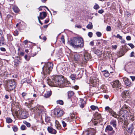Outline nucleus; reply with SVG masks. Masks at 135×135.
I'll list each match as a JSON object with an SVG mask.
<instances>
[{
    "label": "nucleus",
    "instance_id": "14",
    "mask_svg": "<svg viewBox=\"0 0 135 135\" xmlns=\"http://www.w3.org/2000/svg\"><path fill=\"white\" fill-rule=\"evenodd\" d=\"M123 80L126 86H130L131 85V81L129 80L126 77L124 78Z\"/></svg>",
    "mask_w": 135,
    "mask_h": 135
},
{
    "label": "nucleus",
    "instance_id": "28",
    "mask_svg": "<svg viewBox=\"0 0 135 135\" xmlns=\"http://www.w3.org/2000/svg\"><path fill=\"white\" fill-rule=\"evenodd\" d=\"M13 9L14 11L16 12H18L19 11V9L18 7L16 6H15L13 7Z\"/></svg>",
    "mask_w": 135,
    "mask_h": 135
},
{
    "label": "nucleus",
    "instance_id": "1",
    "mask_svg": "<svg viewBox=\"0 0 135 135\" xmlns=\"http://www.w3.org/2000/svg\"><path fill=\"white\" fill-rule=\"evenodd\" d=\"M52 80L49 79L48 82L50 86L56 87H68L69 83L62 76H54L52 77Z\"/></svg>",
    "mask_w": 135,
    "mask_h": 135
},
{
    "label": "nucleus",
    "instance_id": "52",
    "mask_svg": "<svg viewBox=\"0 0 135 135\" xmlns=\"http://www.w3.org/2000/svg\"><path fill=\"white\" fill-rule=\"evenodd\" d=\"M104 12V10L103 9H100L98 11V12L100 14Z\"/></svg>",
    "mask_w": 135,
    "mask_h": 135
},
{
    "label": "nucleus",
    "instance_id": "39",
    "mask_svg": "<svg viewBox=\"0 0 135 135\" xmlns=\"http://www.w3.org/2000/svg\"><path fill=\"white\" fill-rule=\"evenodd\" d=\"M50 117H49L46 116L45 117V121L46 122H48L50 121Z\"/></svg>",
    "mask_w": 135,
    "mask_h": 135
},
{
    "label": "nucleus",
    "instance_id": "61",
    "mask_svg": "<svg viewBox=\"0 0 135 135\" xmlns=\"http://www.w3.org/2000/svg\"><path fill=\"white\" fill-rule=\"evenodd\" d=\"M37 129V128L36 127H32V130L34 131H35V130Z\"/></svg>",
    "mask_w": 135,
    "mask_h": 135
},
{
    "label": "nucleus",
    "instance_id": "45",
    "mask_svg": "<svg viewBox=\"0 0 135 135\" xmlns=\"http://www.w3.org/2000/svg\"><path fill=\"white\" fill-rule=\"evenodd\" d=\"M106 30L107 31H110L111 30V27L109 26H108L106 28Z\"/></svg>",
    "mask_w": 135,
    "mask_h": 135
},
{
    "label": "nucleus",
    "instance_id": "44",
    "mask_svg": "<svg viewBox=\"0 0 135 135\" xmlns=\"http://www.w3.org/2000/svg\"><path fill=\"white\" fill-rule=\"evenodd\" d=\"M61 122H62V123L63 127H66V124L65 122L63 120H62L61 121Z\"/></svg>",
    "mask_w": 135,
    "mask_h": 135
},
{
    "label": "nucleus",
    "instance_id": "43",
    "mask_svg": "<svg viewBox=\"0 0 135 135\" xmlns=\"http://www.w3.org/2000/svg\"><path fill=\"white\" fill-rule=\"evenodd\" d=\"M134 119V117L133 116L131 115L129 119L131 120L132 122L133 121Z\"/></svg>",
    "mask_w": 135,
    "mask_h": 135
},
{
    "label": "nucleus",
    "instance_id": "13",
    "mask_svg": "<svg viewBox=\"0 0 135 135\" xmlns=\"http://www.w3.org/2000/svg\"><path fill=\"white\" fill-rule=\"evenodd\" d=\"M111 84L113 88H117L120 87V84L119 83V81L118 80H116L112 82Z\"/></svg>",
    "mask_w": 135,
    "mask_h": 135
},
{
    "label": "nucleus",
    "instance_id": "49",
    "mask_svg": "<svg viewBox=\"0 0 135 135\" xmlns=\"http://www.w3.org/2000/svg\"><path fill=\"white\" fill-rule=\"evenodd\" d=\"M26 78H25L22 80L21 81V83L23 84L24 83H26Z\"/></svg>",
    "mask_w": 135,
    "mask_h": 135
},
{
    "label": "nucleus",
    "instance_id": "59",
    "mask_svg": "<svg viewBox=\"0 0 135 135\" xmlns=\"http://www.w3.org/2000/svg\"><path fill=\"white\" fill-rule=\"evenodd\" d=\"M133 81L135 79V77L134 76H131L130 77Z\"/></svg>",
    "mask_w": 135,
    "mask_h": 135
},
{
    "label": "nucleus",
    "instance_id": "10",
    "mask_svg": "<svg viewBox=\"0 0 135 135\" xmlns=\"http://www.w3.org/2000/svg\"><path fill=\"white\" fill-rule=\"evenodd\" d=\"M96 132L95 129L92 128L88 131H84L83 135H94Z\"/></svg>",
    "mask_w": 135,
    "mask_h": 135
},
{
    "label": "nucleus",
    "instance_id": "24",
    "mask_svg": "<svg viewBox=\"0 0 135 135\" xmlns=\"http://www.w3.org/2000/svg\"><path fill=\"white\" fill-rule=\"evenodd\" d=\"M56 127L57 129H59L61 128V126L60 124L59 123V122L57 121H56Z\"/></svg>",
    "mask_w": 135,
    "mask_h": 135
},
{
    "label": "nucleus",
    "instance_id": "37",
    "mask_svg": "<svg viewBox=\"0 0 135 135\" xmlns=\"http://www.w3.org/2000/svg\"><path fill=\"white\" fill-rule=\"evenodd\" d=\"M57 104H59L60 105H63L64 103L62 100H59L57 101Z\"/></svg>",
    "mask_w": 135,
    "mask_h": 135
},
{
    "label": "nucleus",
    "instance_id": "64",
    "mask_svg": "<svg viewBox=\"0 0 135 135\" xmlns=\"http://www.w3.org/2000/svg\"><path fill=\"white\" fill-rule=\"evenodd\" d=\"M94 43L93 42V41H91V42H90V45L91 46H93L94 45Z\"/></svg>",
    "mask_w": 135,
    "mask_h": 135
},
{
    "label": "nucleus",
    "instance_id": "26",
    "mask_svg": "<svg viewBox=\"0 0 135 135\" xmlns=\"http://www.w3.org/2000/svg\"><path fill=\"white\" fill-rule=\"evenodd\" d=\"M86 27L88 29H91L93 28V25L92 23L89 22V24L86 26Z\"/></svg>",
    "mask_w": 135,
    "mask_h": 135
},
{
    "label": "nucleus",
    "instance_id": "58",
    "mask_svg": "<svg viewBox=\"0 0 135 135\" xmlns=\"http://www.w3.org/2000/svg\"><path fill=\"white\" fill-rule=\"evenodd\" d=\"M70 118L71 119H74L75 118V115L74 114L72 115L71 116Z\"/></svg>",
    "mask_w": 135,
    "mask_h": 135
},
{
    "label": "nucleus",
    "instance_id": "22",
    "mask_svg": "<svg viewBox=\"0 0 135 135\" xmlns=\"http://www.w3.org/2000/svg\"><path fill=\"white\" fill-rule=\"evenodd\" d=\"M80 55L76 54L74 55V60L75 61H77L79 60L80 58Z\"/></svg>",
    "mask_w": 135,
    "mask_h": 135
},
{
    "label": "nucleus",
    "instance_id": "31",
    "mask_svg": "<svg viewBox=\"0 0 135 135\" xmlns=\"http://www.w3.org/2000/svg\"><path fill=\"white\" fill-rule=\"evenodd\" d=\"M6 122L8 123H11L12 122V120L10 118L8 117L6 118Z\"/></svg>",
    "mask_w": 135,
    "mask_h": 135
},
{
    "label": "nucleus",
    "instance_id": "51",
    "mask_svg": "<svg viewBox=\"0 0 135 135\" xmlns=\"http://www.w3.org/2000/svg\"><path fill=\"white\" fill-rule=\"evenodd\" d=\"M18 31H15L14 32V35L15 36H17L18 35Z\"/></svg>",
    "mask_w": 135,
    "mask_h": 135
},
{
    "label": "nucleus",
    "instance_id": "2",
    "mask_svg": "<svg viewBox=\"0 0 135 135\" xmlns=\"http://www.w3.org/2000/svg\"><path fill=\"white\" fill-rule=\"evenodd\" d=\"M69 43L71 46L76 49L82 48L84 46L83 39L80 37H74L70 40Z\"/></svg>",
    "mask_w": 135,
    "mask_h": 135
},
{
    "label": "nucleus",
    "instance_id": "23",
    "mask_svg": "<svg viewBox=\"0 0 135 135\" xmlns=\"http://www.w3.org/2000/svg\"><path fill=\"white\" fill-rule=\"evenodd\" d=\"M129 92L127 91H126L123 92L122 93V95L123 98H125L128 95Z\"/></svg>",
    "mask_w": 135,
    "mask_h": 135
},
{
    "label": "nucleus",
    "instance_id": "41",
    "mask_svg": "<svg viewBox=\"0 0 135 135\" xmlns=\"http://www.w3.org/2000/svg\"><path fill=\"white\" fill-rule=\"evenodd\" d=\"M32 82V80L30 78H26V82L28 83H30Z\"/></svg>",
    "mask_w": 135,
    "mask_h": 135
},
{
    "label": "nucleus",
    "instance_id": "38",
    "mask_svg": "<svg viewBox=\"0 0 135 135\" xmlns=\"http://www.w3.org/2000/svg\"><path fill=\"white\" fill-rule=\"evenodd\" d=\"M31 57L30 56H29L28 57V56L27 55H26L24 57L25 59L27 61H28L30 58Z\"/></svg>",
    "mask_w": 135,
    "mask_h": 135
},
{
    "label": "nucleus",
    "instance_id": "9",
    "mask_svg": "<svg viewBox=\"0 0 135 135\" xmlns=\"http://www.w3.org/2000/svg\"><path fill=\"white\" fill-rule=\"evenodd\" d=\"M105 110L106 111L110 113L114 117L117 118H119V117H117V114H116V113L109 107L108 106L106 107L105 108Z\"/></svg>",
    "mask_w": 135,
    "mask_h": 135
},
{
    "label": "nucleus",
    "instance_id": "54",
    "mask_svg": "<svg viewBox=\"0 0 135 135\" xmlns=\"http://www.w3.org/2000/svg\"><path fill=\"white\" fill-rule=\"evenodd\" d=\"M61 41H62L63 43H64L65 42V40L64 39V37L63 36H62L61 38Z\"/></svg>",
    "mask_w": 135,
    "mask_h": 135
},
{
    "label": "nucleus",
    "instance_id": "11",
    "mask_svg": "<svg viewBox=\"0 0 135 135\" xmlns=\"http://www.w3.org/2000/svg\"><path fill=\"white\" fill-rule=\"evenodd\" d=\"M90 55L89 53H85L84 54V56L82 58V63L84 64H86L90 58Z\"/></svg>",
    "mask_w": 135,
    "mask_h": 135
},
{
    "label": "nucleus",
    "instance_id": "33",
    "mask_svg": "<svg viewBox=\"0 0 135 135\" xmlns=\"http://www.w3.org/2000/svg\"><path fill=\"white\" fill-rule=\"evenodd\" d=\"M23 123L27 126V127H30L31 124H30L27 122L26 121H24L23 122Z\"/></svg>",
    "mask_w": 135,
    "mask_h": 135
},
{
    "label": "nucleus",
    "instance_id": "21",
    "mask_svg": "<svg viewBox=\"0 0 135 135\" xmlns=\"http://www.w3.org/2000/svg\"><path fill=\"white\" fill-rule=\"evenodd\" d=\"M133 123L131 124V126L129 127L127 130V131L129 133H131L132 132V130L133 129Z\"/></svg>",
    "mask_w": 135,
    "mask_h": 135
},
{
    "label": "nucleus",
    "instance_id": "12",
    "mask_svg": "<svg viewBox=\"0 0 135 135\" xmlns=\"http://www.w3.org/2000/svg\"><path fill=\"white\" fill-rule=\"evenodd\" d=\"M54 113L55 115H57L59 117H61L63 115L64 112L62 110L56 108L54 110Z\"/></svg>",
    "mask_w": 135,
    "mask_h": 135
},
{
    "label": "nucleus",
    "instance_id": "46",
    "mask_svg": "<svg viewBox=\"0 0 135 135\" xmlns=\"http://www.w3.org/2000/svg\"><path fill=\"white\" fill-rule=\"evenodd\" d=\"M116 37L117 38H119L120 40H122V37L119 34H118L116 36Z\"/></svg>",
    "mask_w": 135,
    "mask_h": 135
},
{
    "label": "nucleus",
    "instance_id": "42",
    "mask_svg": "<svg viewBox=\"0 0 135 135\" xmlns=\"http://www.w3.org/2000/svg\"><path fill=\"white\" fill-rule=\"evenodd\" d=\"M96 34L97 36L98 37H100L102 35L101 33L99 32H97L96 33Z\"/></svg>",
    "mask_w": 135,
    "mask_h": 135
},
{
    "label": "nucleus",
    "instance_id": "53",
    "mask_svg": "<svg viewBox=\"0 0 135 135\" xmlns=\"http://www.w3.org/2000/svg\"><path fill=\"white\" fill-rule=\"evenodd\" d=\"M0 50L2 51H6V50L5 49L4 47H1L0 48Z\"/></svg>",
    "mask_w": 135,
    "mask_h": 135
},
{
    "label": "nucleus",
    "instance_id": "7",
    "mask_svg": "<svg viewBox=\"0 0 135 135\" xmlns=\"http://www.w3.org/2000/svg\"><path fill=\"white\" fill-rule=\"evenodd\" d=\"M18 114L19 116L22 119H25L28 116V112L25 109L20 110Z\"/></svg>",
    "mask_w": 135,
    "mask_h": 135
},
{
    "label": "nucleus",
    "instance_id": "5",
    "mask_svg": "<svg viewBox=\"0 0 135 135\" xmlns=\"http://www.w3.org/2000/svg\"><path fill=\"white\" fill-rule=\"evenodd\" d=\"M103 119L101 115L98 112L95 113L94 115V118L92 120L95 125H96L98 122H102Z\"/></svg>",
    "mask_w": 135,
    "mask_h": 135
},
{
    "label": "nucleus",
    "instance_id": "27",
    "mask_svg": "<svg viewBox=\"0 0 135 135\" xmlns=\"http://www.w3.org/2000/svg\"><path fill=\"white\" fill-rule=\"evenodd\" d=\"M102 71L103 72H105V73L104 74V75L105 77H108L109 76V73L106 70H102Z\"/></svg>",
    "mask_w": 135,
    "mask_h": 135
},
{
    "label": "nucleus",
    "instance_id": "32",
    "mask_svg": "<svg viewBox=\"0 0 135 135\" xmlns=\"http://www.w3.org/2000/svg\"><path fill=\"white\" fill-rule=\"evenodd\" d=\"M12 129L13 131L15 132H16L17 131L18 128L15 125H14L12 127Z\"/></svg>",
    "mask_w": 135,
    "mask_h": 135
},
{
    "label": "nucleus",
    "instance_id": "35",
    "mask_svg": "<svg viewBox=\"0 0 135 135\" xmlns=\"http://www.w3.org/2000/svg\"><path fill=\"white\" fill-rule=\"evenodd\" d=\"M90 108L93 110H95L96 109H98V107L94 105H91V106Z\"/></svg>",
    "mask_w": 135,
    "mask_h": 135
},
{
    "label": "nucleus",
    "instance_id": "25",
    "mask_svg": "<svg viewBox=\"0 0 135 135\" xmlns=\"http://www.w3.org/2000/svg\"><path fill=\"white\" fill-rule=\"evenodd\" d=\"M74 93L73 91H68V97L70 98L74 95Z\"/></svg>",
    "mask_w": 135,
    "mask_h": 135
},
{
    "label": "nucleus",
    "instance_id": "3",
    "mask_svg": "<svg viewBox=\"0 0 135 135\" xmlns=\"http://www.w3.org/2000/svg\"><path fill=\"white\" fill-rule=\"evenodd\" d=\"M129 110L128 106L125 104H124L119 111L118 114H117V117H119L121 119H123V118H124L125 115H126Z\"/></svg>",
    "mask_w": 135,
    "mask_h": 135
},
{
    "label": "nucleus",
    "instance_id": "18",
    "mask_svg": "<svg viewBox=\"0 0 135 135\" xmlns=\"http://www.w3.org/2000/svg\"><path fill=\"white\" fill-rule=\"evenodd\" d=\"M40 18L41 20H43L45 18L47 15L46 13L45 12L40 13Z\"/></svg>",
    "mask_w": 135,
    "mask_h": 135
},
{
    "label": "nucleus",
    "instance_id": "47",
    "mask_svg": "<svg viewBox=\"0 0 135 135\" xmlns=\"http://www.w3.org/2000/svg\"><path fill=\"white\" fill-rule=\"evenodd\" d=\"M93 35V33L91 32H88V36L90 37H91Z\"/></svg>",
    "mask_w": 135,
    "mask_h": 135
},
{
    "label": "nucleus",
    "instance_id": "15",
    "mask_svg": "<svg viewBox=\"0 0 135 135\" xmlns=\"http://www.w3.org/2000/svg\"><path fill=\"white\" fill-rule=\"evenodd\" d=\"M47 129L48 132L50 133L55 134L57 132L56 130L51 127H48Z\"/></svg>",
    "mask_w": 135,
    "mask_h": 135
},
{
    "label": "nucleus",
    "instance_id": "6",
    "mask_svg": "<svg viewBox=\"0 0 135 135\" xmlns=\"http://www.w3.org/2000/svg\"><path fill=\"white\" fill-rule=\"evenodd\" d=\"M16 87V84L15 82L13 80H9L6 89V90L9 91L15 89Z\"/></svg>",
    "mask_w": 135,
    "mask_h": 135
},
{
    "label": "nucleus",
    "instance_id": "40",
    "mask_svg": "<svg viewBox=\"0 0 135 135\" xmlns=\"http://www.w3.org/2000/svg\"><path fill=\"white\" fill-rule=\"evenodd\" d=\"M21 129L22 130H24L26 129V127L24 125H22L21 127Z\"/></svg>",
    "mask_w": 135,
    "mask_h": 135
},
{
    "label": "nucleus",
    "instance_id": "56",
    "mask_svg": "<svg viewBox=\"0 0 135 135\" xmlns=\"http://www.w3.org/2000/svg\"><path fill=\"white\" fill-rule=\"evenodd\" d=\"M117 46L116 45H112V48L114 49H116V48H117Z\"/></svg>",
    "mask_w": 135,
    "mask_h": 135
},
{
    "label": "nucleus",
    "instance_id": "55",
    "mask_svg": "<svg viewBox=\"0 0 135 135\" xmlns=\"http://www.w3.org/2000/svg\"><path fill=\"white\" fill-rule=\"evenodd\" d=\"M126 39L128 40H130L131 39V37L129 36H127L126 37Z\"/></svg>",
    "mask_w": 135,
    "mask_h": 135
},
{
    "label": "nucleus",
    "instance_id": "62",
    "mask_svg": "<svg viewBox=\"0 0 135 135\" xmlns=\"http://www.w3.org/2000/svg\"><path fill=\"white\" fill-rule=\"evenodd\" d=\"M28 42V41L27 40L24 41L23 42L25 45H26L27 44Z\"/></svg>",
    "mask_w": 135,
    "mask_h": 135
},
{
    "label": "nucleus",
    "instance_id": "20",
    "mask_svg": "<svg viewBox=\"0 0 135 135\" xmlns=\"http://www.w3.org/2000/svg\"><path fill=\"white\" fill-rule=\"evenodd\" d=\"M85 103V101L83 99H81L80 104V107L81 108L84 107Z\"/></svg>",
    "mask_w": 135,
    "mask_h": 135
},
{
    "label": "nucleus",
    "instance_id": "16",
    "mask_svg": "<svg viewBox=\"0 0 135 135\" xmlns=\"http://www.w3.org/2000/svg\"><path fill=\"white\" fill-rule=\"evenodd\" d=\"M89 80L90 83L94 85H96L97 83V80L94 77L90 78Z\"/></svg>",
    "mask_w": 135,
    "mask_h": 135
},
{
    "label": "nucleus",
    "instance_id": "17",
    "mask_svg": "<svg viewBox=\"0 0 135 135\" xmlns=\"http://www.w3.org/2000/svg\"><path fill=\"white\" fill-rule=\"evenodd\" d=\"M110 124L113 126L117 129V122L116 120L114 119H113L111 120L110 123Z\"/></svg>",
    "mask_w": 135,
    "mask_h": 135
},
{
    "label": "nucleus",
    "instance_id": "30",
    "mask_svg": "<svg viewBox=\"0 0 135 135\" xmlns=\"http://www.w3.org/2000/svg\"><path fill=\"white\" fill-rule=\"evenodd\" d=\"M4 37L3 36H1V38H0V44H2L3 45L4 44Z\"/></svg>",
    "mask_w": 135,
    "mask_h": 135
},
{
    "label": "nucleus",
    "instance_id": "8",
    "mask_svg": "<svg viewBox=\"0 0 135 135\" xmlns=\"http://www.w3.org/2000/svg\"><path fill=\"white\" fill-rule=\"evenodd\" d=\"M105 131L108 132V135H115V131L112 127L110 125H108L105 129Z\"/></svg>",
    "mask_w": 135,
    "mask_h": 135
},
{
    "label": "nucleus",
    "instance_id": "50",
    "mask_svg": "<svg viewBox=\"0 0 135 135\" xmlns=\"http://www.w3.org/2000/svg\"><path fill=\"white\" fill-rule=\"evenodd\" d=\"M128 45L132 49L134 47V45L132 44H128Z\"/></svg>",
    "mask_w": 135,
    "mask_h": 135
},
{
    "label": "nucleus",
    "instance_id": "29",
    "mask_svg": "<svg viewBox=\"0 0 135 135\" xmlns=\"http://www.w3.org/2000/svg\"><path fill=\"white\" fill-rule=\"evenodd\" d=\"M70 77L72 80H75L76 78V76L75 74H72L70 76Z\"/></svg>",
    "mask_w": 135,
    "mask_h": 135
},
{
    "label": "nucleus",
    "instance_id": "60",
    "mask_svg": "<svg viewBox=\"0 0 135 135\" xmlns=\"http://www.w3.org/2000/svg\"><path fill=\"white\" fill-rule=\"evenodd\" d=\"M134 52H132L131 54V55L130 56L131 57H133L134 56Z\"/></svg>",
    "mask_w": 135,
    "mask_h": 135
},
{
    "label": "nucleus",
    "instance_id": "63",
    "mask_svg": "<svg viewBox=\"0 0 135 135\" xmlns=\"http://www.w3.org/2000/svg\"><path fill=\"white\" fill-rule=\"evenodd\" d=\"M104 97L105 99H108L109 97V96L107 95H105L104 96Z\"/></svg>",
    "mask_w": 135,
    "mask_h": 135
},
{
    "label": "nucleus",
    "instance_id": "57",
    "mask_svg": "<svg viewBox=\"0 0 135 135\" xmlns=\"http://www.w3.org/2000/svg\"><path fill=\"white\" fill-rule=\"evenodd\" d=\"M37 18H38V21H39V23L40 24H41V25H42L43 23L41 22V21L40 20V18H39V17L38 16L37 17Z\"/></svg>",
    "mask_w": 135,
    "mask_h": 135
},
{
    "label": "nucleus",
    "instance_id": "36",
    "mask_svg": "<svg viewBox=\"0 0 135 135\" xmlns=\"http://www.w3.org/2000/svg\"><path fill=\"white\" fill-rule=\"evenodd\" d=\"M100 7L98 5L97 3H95V5L94 7V8L95 9H97L99 8Z\"/></svg>",
    "mask_w": 135,
    "mask_h": 135
},
{
    "label": "nucleus",
    "instance_id": "34",
    "mask_svg": "<svg viewBox=\"0 0 135 135\" xmlns=\"http://www.w3.org/2000/svg\"><path fill=\"white\" fill-rule=\"evenodd\" d=\"M40 110L39 108H38L37 107H35L33 108H31L30 109V110L33 112H34V111H35V110Z\"/></svg>",
    "mask_w": 135,
    "mask_h": 135
},
{
    "label": "nucleus",
    "instance_id": "19",
    "mask_svg": "<svg viewBox=\"0 0 135 135\" xmlns=\"http://www.w3.org/2000/svg\"><path fill=\"white\" fill-rule=\"evenodd\" d=\"M52 91H49L45 93L44 95V97L45 98L49 97L52 94Z\"/></svg>",
    "mask_w": 135,
    "mask_h": 135
},
{
    "label": "nucleus",
    "instance_id": "4",
    "mask_svg": "<svg viewBox=\"0 0 135 135\" xmlns=\"http://www.w3.org/2000/svg\"><path fill=\"white\" fill-rule=\"evenodd\" d=\"M53 66V64L52 62H48L45 64L44 67L43 68V74L45 75L50 74Z\"/></svg>",
    "mask_w": 135,
    "mask_h": 135
},
{
    "label": "nucleus",
    "instance_id": "48",
    "mask_svg": "<svg viewBox=\"0 0 135 135\" xmlns=\"http://www.w3.org/2000/svg\"><path fill=\"white\" fill-rule=\"evenodd\" d=\"M27 94L25 92H23L22 94V97L23 98H24L25 97L26 95Z\"/></svg>",
    "mask_w": 135,
    "mask_h": 135
}]
</instances>
